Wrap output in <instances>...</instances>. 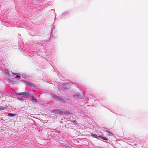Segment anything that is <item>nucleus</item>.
<instances>
[{
  "label": "nucleus",
  "mask_w": 148,
  "mask_h": 148,
  "mask_svg": "<svg viewBox=\"0 0 148 148\" xmlns=\"http://www.w3.org/2000/svg\"><path fill=\"white\" fill-rule=\"evenodd\" d=\"M53 99L56 100H58L59 101L63 102L64 100L62 98L56 96L54 95H52Z\"/></svg>",
  "instance_id": "obj_1"
},
{
  "label": "nucleus",
  "mask_w": 148,
  "mask_h": 148,
  "mask_svg": "<svg viewBox=\"0 0 148 148\" xmlns=\"http://www.w3.org/2000/svg\"><path fill=\"white\" fill-rule=\"evenodd\" d=\"M17 94L19 95H22V97L24 98L27 97L29 96V93L27 92L18 93Z\"/></svg>",
  "instance_id": "obj_2"
},
{
  "label": "nucleus",
  "mask_w": 148,
  "mask_h": 148,
  "mask_svg": "<svg viewBox=\"0 0 148 148\" xmlns=\"http://www.w3.org/2000/svg\"><path fill=\"white\" fill-rule=\"evenodd\" d=\"M73 97L75 99H78L80 97V95L77 94H75L73 95Z\"/></svg>",
  "instance_id": "obj_3"
},
{
  "label": "nucleus",
  "mask_w": 148,
  "mask_h": 148,
  "mask_svg": "<svg viewBox=\"0 0 148 148\" xmlns=\"http://www.w3.org/2000/svg\"><path fill=\"white\" fill-rule=\"evenodd\" d=\"M91 135L93 137L96 138L97 139L98 138L99 136L96 134H92Z\"/></svg>",
  "instance_id": "obj_4"
},
{
  "label": "nucleus",
  "mask_w": 148,
  "mask_h": 148,
  "mask_svg": "<svg viewBox=\"0 0 148 148\" xmlns=\"http://www.w3.org/2000/svg\"><path fill=\"white\" fill-rule=\"evenodd\" d=\"M32 101L33 102H36V101H37V100L36 99L35 97H32Z\"/></svg>",
  "instance_id": "obj_5"
},
{
  "label": "nucleus",
  "mask_w": 148,
  "mask_h": 148,
  "mask_svg": "<svg viewBox=\"0 0 148 148\" xmlns=\"http://www.w3.org/2000/svg\"><path fill=\"white\" fill-rule=\"evenodd\" d=\"M5 73L6 74V75L7 76H8L9 75V71L8 70L5 69Z\"/></svg>",
  "instance_id": "obj_6"
},
{
  "label": "nucleus",
  "mask_w": 148,
  "mask_h": 148,
  "mask_svg": "<svg viewBox=\"0 0 148 148\" xmlns=\"http://www.w3.org/2000/svg\"><path fill=\"white\" fill-rule=\"evenodd\" d=\"M8 115L9 116H14V114L12 113H8Z\"/></svg>",
  "instance_id": "obj_7"
},
{
  "label": "nucleus",
  "mask_w": 148,
  "mask_h": 148,
  "mask_svg": "<svg viewBox=\"0 0 148 148\" xmlns=\"http://www.w3.org/2000/svg\"><path fill=\"white\" fill-rule=\"evenodd\" d=\"M102 139L106 140H108V138H107L104 137H103Z\"/></svg>",
  "instance_id": "obj_8"
},
{
  "label": "nucleus",
  "mask_w": 148,
  "mask_h": 148,
  "mask_svg": "<svg viewBox=\"0 0 148 148\" xmlns=\"http://www.w3.org/2000/svg\"><path fill=\"white\" fill-rule=\"evenodd\" d=\"M15 77L16 78H19L20 77L18 75H16V76Z\"/></svg>",
  "instance_id": "obj_9"
},
{
  "label": "nucleus",
  "mask_w": 148,
  "mask_h": 148,
  "mask_svg": "<svg viewBox=\"0 0 148 148\" xmlns=\"http://www.w3.org/2000/svg\"><path fill=\"white\" fill-rule=\"evenodd\" d=\"M99 136V137L100 138H101L102 139V138H103V136Z\"/></svg>",
  "instance_id": "obj_10"
},
{
  "label": "nucleus",
  "mask_w": 148,
  "mask_h": 148,
  "mask_svg": "<svg viewBox=\"0 0 148 148\" xmlns=\"http://www.w3.org/2000/svg\"><path fill=\"white\" fill-rule=\"evenodd\" d=\"M3 108L2 107L0 106V110H3Z\"/></svg>",
  "instance_id": "obj_11"
},
{
  "label": "nucleus",
  "mask_w": 148,
  "mask_h": 148,
  "mask_svg": "<svg viewBox=\"0 0 148 148\" xmlns=\"http://www.w3.org/2000/svg\"><path fill=\"white\" fill-rule=\"evenodd\" d=\"M28 85L29 86H31V84L30 83H28Z\"/></svg>",
  "instance_id": "obj_12"
},
{
  "label": "nucleus",
  "mask_w": 148,
  "mask_h": 148,
  "mask_svg": "<svg viewBox=\"0 0 148 148\" xmlns=\"http://www.w3.org/2000/svg\"><path fill=\"white\" fill-rule=\"evenodd\" d=\"M108 132L109 133L111 134H112V133H111V132L110 131H108Z\"/></svg>",
  "instance_id": "obj_13"
},
{
  "label": "nucleus",
  "mask_w": 148,
  "mask_h": 148,
  "mask_svg": "<svg viewBox=\"0 0 148 148\" xmlns=\"http://www.w3.org/2000/svg\"><path fill=\"white\" fill-rule=\"evenodd\" d=\"M108 130H105V132H108Z\"/></svg>",
  "instance_id": "obj_14"
},
{
  "label": "nucleus",
  "mask_w": 148,
  "mask_h": 148,
  "mask_svg": "<svg viewBox=\"0 0 148 148\" xmlns=\"http://www.w3.org/2000/svg\"><path fill=\"white\" fill-rule=\"evenodd\" d=\"M66 114H69V112H66Z\"/></svg>",
  "instance_id": "obj_15"
}]
</instances>
